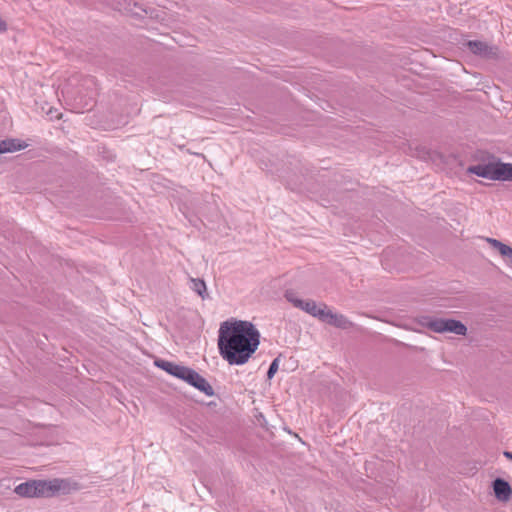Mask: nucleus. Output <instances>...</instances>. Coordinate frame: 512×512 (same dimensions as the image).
I'll use <instances>...</instances> for the list:
<instances>
[{
	"instance_id": "f03ea898",
	"label": "nucleus",
	"mask_w": 512,
	"mask_h": 512,
	"mask_svg": "<svg viewBox=\"0 0 512 512\" xmlns=\"http://www.w3.org/2000/svg\"><path fill=\"white\" fill-rule=\"evenodd\" d=\"M418 323L435 333H453L459 336L467 334V327L459 320L451 318H437L431 316H422L419 318Z\"/></svg>"
},
{
	"instance_id": "6ab92c4d",
	"label": "nucleus",
	"mask_w": 512,
	"mask_h": 512,
	"mask_svg": "<svg viewBox=\"0 0 512 512\" xmlns=\"http://www.w3.org/2000/svg\"><path fill=\"white\" fill-rule=\"evenodd\" d=\"M83 86L86 89L91 90L92 86H96L95 80L91 77H86L85 79H83Z\"/></svg>"
},
{
	"instance_id": "9d476101",
	"label": "nucleus",
	"mask_w": 512,
	"mask_h": 512,
	"mask_svg": "<svg viewBox=\"0 0 512 512\" xmlns=\"http://www.w3.org/2000/svg\"><path fill=\"white\" fill-rule=\"evenodd\" d=\"M26 147H27L26 144H21L16 139L2 140V141H0V154L6 153V152L19 151Z\"/></svg>"
},
{
	"instance_id": "7ed1b4c3",
	"label": "nucleus",
	"mask_w": 512,
	"mask_h": 512,
	"mask_svg": "<svg viewBox=\"0 0 512 512\" xmlns=\"http://www.w3.org/2000/svg\"><path fill=\"white\" fill-rule=\"evenodd\" d=\"M45 495L44 498L69 495L80 489V485L70 479L54 478L43 480Z\"/></svg>"
},
{
	"instance_id": "f257e3e1",
	"label": "nucleus",
	"mask_w": 512,
	"mask_h": 512,
	"mask_svg": "<svg viewBox=\"0 0 512 512\" xmlns=\"http://www.w3.org/2000/svg\"><path fill=\"white\" fill-rule=\"evenodd\" d=\"M259 344L260 332L252 322L232 319L220 324L218 349L230 365L247 363Z\"/></svg>"
},
{
	"instance_id": "0eeeda50",
	"label": "nucleus",
	"mask_w": 512,
	"mask_h": 512,
	"mask_svg": "<svg viewBox=\"0 0 512 512\" xmlns=\"http://www.w3.org/2000/svg\"><path fill=\"white\" fill-rule=\"evenodd\" d=\"M15 493L22 497H44V484L43 480H30L25 483L19 484L15 488Z\"/></svg>"
},
{
	"instance_id": "9b49d317",
	"label": "nucleus",
	"mask_w": 512,
	"mask_h": 512,
	"mask_svg": "<svg viewBox=\"0 0 512 512\" xmlns=\"http://www.w3.org/2000/svg\"><path fill=\"white\" fill-rule=\"evenodd\" d=\"M486 241L491 245V247L497 249L501 256L507 257L512 263V247L494 238H487Z\"/></svg>"
},
{
	"instance_id": "39448f33",
	"label": "nucleus",
	"mask_w": 512,
	"mask_h": 512,
	"mask_svg": "<svg viewBox=\"0 0 512 512\" xmlns=\"http://www.w3.org/2000/svg\"><path fill=\"white\" fill-rule=\"evenodd\" d=\"M181 380H184L185 382L197 388L207 396L214 395V390L212 386L207 382V380L204 377H202L198 372H196L192 368L187 367Z\"/></svg>"
},
{
	"instance_id": "dca6fc26",
	"label": "nucleus",
	"mask_w": 512,
	"mask_h": 512,
	"mask_svg": "<svg viewBox=\"0 0 512 512\" xmlns=\"http://www.w3.org/2000/svg\"><path fill=\"white\" fill-rule=\"evenodd\" d=\"M175 364L176 363H173V362H170V361H166V360H163V359H157L155 361V365L157 367L161 368L162 370L166 371L169 374L172 371V369H173Z\"/></svg>"
},
{
	"instance_id": "20e7f679",
	"label": "nucleus",
	"mask_w": 512,
	"mask_h": 512,
	"mask_svg": "<svg viewBox=\"0 0 512 512\" xmlns=\"http://www.w3.org/2000/svg\"><path fill=\"white\" fill-rule=\"evenodd\" d=\"M285 298L294 307L305 311L306 313L310 314L315 318L319 319L321 316H323L324 305H326L325 303L317 305V303L314 300H302L298 298L293 291H286Z\"/></svg>"
},
{
	"instance_id": "4468645a",
	"label": "nucleus",
	"mask_w": 512,
	"mask_h": 512,
	"mask_svg": "<svg viewBox=\"0 0 512 512\" xmlns=\"http://www.w3.org/2000/svg\"><path fill=\"white\" fill-rule=\"evenodd\" d=\"M501 181H512V163L501 162Z\"/></svg>"
},
{
	"instance_id": "f8f14e48",
	"label": "nucleus",
	"mask_w": 512,
	"mask_h": 512,
	"mask_svg": "<svg viewBox=\"0 0 512 512\" xmlns=\"http://www.w3.org/2000/svg\"><path fill=\"white\" fill-rule=\"evenodd\" d=\"M486 178L501 181V162H489L486 164Z\"/></svg>"
},
{
	"instance_id": "f3484780",
	"label": "nucleus",
	"mask_w": 512,
	"mask_h": 512,
	"mask_svg": "<svg viewBox=\"0 0 512 512\" xmlns=\"http://www.w3.org/2000/svg\"><path fill=\"white\" fill-rule=\"evenodd\" d=\"M186 369H187L186 366L175 364L172 371L170 372V375L181 379L183 377Z\"/></svg>"
},
{
	"instance_id": "4be33fe9",
	"label": "nucleus",
	"mask_w": 512,
	"mask_h": 512,
	"mask_svg": "<svg viewBox=\"0 0 512 512\" xmlns=\"http://www.w3.org/2000/svg\"><path fill=\"white\" fill-rule=\"evenodd\" d=\"M503 455H504L507 459L512 460V452L505 451V452L503 453Z\"/></svg>"
},
{
	"instance_id": "ddd939ff",
	"label": "nucleus",
	"mask_w": 512,
	"mask_h": 512,
	"mask_svg": "<svg viewBox=\"0 0 512 512\" xmlns=\"http://www.w3.org/2000/svg\"><path fill=\"white\" fill-rule=\"evenodd\" d=\"M190 281L192 283V290L196 292L203 300L209 297L206 283L203 279L191 277Z\"/></svg>"
},
{
	"instance_id": "aec40b11",
	"label": "nucleus",
	"mask_w": 512,
	"mask_h": 512,
	"mask_svg": "<svg viewBox=\"0 0 512 512\" xmlns=\"http://www.w3.org/2000/svg\"><path fill=\"white\" fill-rule=\"evenodd\" d=\"M417 156L423 159H427L431 158V153L425 147H422L421 149L418 150Z\"/></svg>"
},
{
	"instance_id": "2eb2a0df",
	"label": "nucleus",
	"mask_w": 512,
	"mask_h": 512,
	"mask_svg": "<svg viewBox=\"0 0 512 512\" xmlns=\"http://www.w3.org/2000/svg\"><path fill=\"white\" fill-rule=\"evenodd\" d=\"M468 173L475 174L479 177L486 178V164H477L468 167Z\"/></svg>"
},
{
	"instance_id": "6e6552de",
	"label": "nucleus",
	"mask_w": 512,
	"mask_h": 512,
	"mask_svg": "<svg viewBox=\"0 0 512 512\" xmlns=\"http://www.w3.org/2000/svg\"><path fill=\"white\" fill-rule=\"evenodd\" d=\"M319 320L340 329H349L353 325L346 316L334 313L332 310L328 309L327 305H324L323 316H321Z\"/></svg>"
},
{
	"instance_id": "1a4fd4ad",
	"label": "nucleus",
	"mask_w": 512,
	"mask_h": 512,
	"mask_svg": "<svg viewBox=\"0 0 512 512\" xmlns=\"http://www.w3.org/2000/svg\"><path fill=\"white\" fill-rule=\"evenodd\" d=\"M492 486L494 495L498 500L504 502L510 500L512 496V488L506 480L502 478H496L493 481Z\"/></svg>"
},
{
	"instance_id": "a211bd4d",
	"label": "nucleus",
	"mask_w": 512,
	"mask_h": 512,
	"mask_svg": "<svg viewBox=\"0 0 512 512\" xmlns=\"http://www.w3.org/2000/svg\"><path fill=\"white\" fill-rule=\"evenodd\" d=\"M279 357L275 358L269 366L267 371V378L272 379L278 370Z\"/></svg>"
},
{
	"instance_id": "412c9836",
	"label": "nucleus",
	"mask_w": 512,
	"mask_h": 512,
	"mask_svg": "<svg viewBox=\"0 0 512 512\" xmlns=\"http://www.w3.org/2000/svg\"><path fill=\"white\" fill-rule=\"evenodd\" d=\"M8 29V25L5 20L0 17V32H5Z\"/></svg>"
},
{
	"instance_id": "423d86ee",
	"label": "nucleus",
	"mask_w": 512,
	"mask_h": 512,
	"mask_svg": "<svg viewBox=\"0 0 512 512\" xmlns=\"http://www.w3.org/2000/svg\"><path fill=\"white\" fill-rule=\"evenodd\" d=\"M473 54L484 59H496L499 51L496 46L488 45L486 42L479 40H469L463 44Z\"/></svg>"
}]
</instances>
